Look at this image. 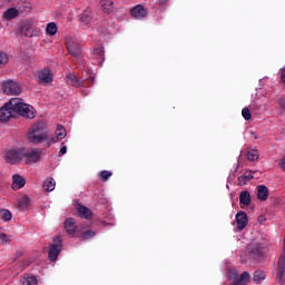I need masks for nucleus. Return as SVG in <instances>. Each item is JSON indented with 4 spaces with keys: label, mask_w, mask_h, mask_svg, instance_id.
Instances as JSON below:
<instances>
[{
    "label": "nucleus",
    "mask_w": 285,
    "mask_h": 285,
    "mask_svg": "<svg viewBox=\"0 0 285 285\" xmlns=\"http://www.w3.org/2000/svg\"><path fill=\"white\" fill-rule=\"evenodd\" d=\"M28 139L31 144H42L46 141L48 148L57 141V139L48 136V129L46 128V122H37L29 128Z\"/></svg>",
    "instance_id": "1"
},
{
    "label": "nucleus",
    "mask_w": 285,
    "mask_h": 285,
    "mask_svg": "<svg viewBox=\"0 0 285 285\" xmlns=\"http://www.w3.org/2000/svg\"><path fill=\"white\" fill-rule=\"evenodd\" d=\"M11 106L16 109V115H20L26 119H35V117H37V110H35V107L23 102V99L21 98H12Z\"/></svg>",
    "instance_id": "2"
},
{
    "label": "nucleus",
    "mask_w": 285,
    "mask_h": 285,
    "mask_svg": "<svg viewBox=\"0 0 285 285\" xmlns=\"http://www.w3.org/2000/svg\"><path fill=\"white\" fill-rule=\"evenodd\" d=\"M19 32L20 35H23V37H39V29H37V26H35V21L32 20H24L19 26Z\"/></svg>",
    "instance_id": "3"
},
{
    "label": "nucleus",
    "mask_w": 285,
    "mask_h": 285,
    "mask_svg": "<svg viewBox=\"0 0 285 285\" xmlns=\"http://www.w3.org/2000/svg\"><path fill=\"white\" fill-rule=\"evenodd\" d=\"M12 117H17V109H14V105H12V99H10L3 107L0 108V121L6 124V121H10Z\"/></svg>",
    "instance_id": "4"
},
{
    "label": "nucleus",
    "mask_w": 285,
    "mask_h": 285,
    "mask_svg": "<svg viewBox=\"0 0 285 285\" xmlns=\"http://www.w3.org/2000/svg\"><path fill=\"white\" fill-rule=\"evenodd\" d=\"M53 244H50L49 249V259L50 262H57L59 258V253H61V248H63V240H61L60 236L53 237Z\"/></svg>",
    "instance_id": "5"
},
{
    "label": "nucleus",
    "mask_w": 285,
    "mask_h": 285,
    "mask_svg": "<svg viewBox=\"0 0 285 285\" xmlns=\"http://www.w3.org/2000/svg\"><path fill=\"white\" fill-rule=\"evenodd\" d=\"M2 91L4 95L17 97L21 95V86L13 80H7L2 83Z\"/></svg>",
    "instance_id": "6"
},
{
    "label": "nucleus",
    "mask_w": 285,
    "mask_h": 285,
    "mask_svg": "<svg viewBox=\"0 0 285 285\" xmlns=\"http://www.w3.org/2000/svg\"><path fill=\"white\" fill-rule=\"evenodd\" d=\"M67 50L71 57H76V59H81V46L79 41L76 39L69 38L66 42Z\"/></svg>",
    "instance_id": "7"
},
{
    "label": "nucleus",
    "mask_w": 285,
    "mask_h": 285,
    "mask_svg": "<svg viewBox=\"0 0 285 285\" xmlns=\"http://www.w3.org/2000/svg\"><path fill=\"white\" fill-rule=\"evenodd\" d=\"M247 253H249L250 257L254 259H258V257H262L264 255V244L254 242L247 245Z\"/></svg>",
    "instance_id": "8"
},
{
    "label": "nucleus",
    "mask_w": 285,
    "mask_h": 285,
    "mask_svg": "<svg viewBox=\"0 0 285 285\" xmlns=\"http://www.w3.org/2000/svg\"><path fill=\"white\" fill-rule=\"evenodd\" d=\"M23 157L27 164H37L41 159V151L38 149H23Z\"/></svg>",
    "instance_id": "9"
},
{
    "label": "nucleus",
    "mask_w": 285,
    "mask_h": 285,
    "mask_svg": "<svg viewBox=\"0 0 285 285\" xmlns=\"http://www.w3.org/2000/svg\"><path fill=\"white\" fill-rule=\"evenodd\" d=\"M20 159H23V149H10L6 153L8 164H17Z\"/></svg>",
    "instance_id": "10"
},
{
    "label": "nucleus",
    "mask_w": 285,
    "mask_h": 285,
    "mask_svg": "<svg viewBox=\"0 0 285 285\" xmlns=\"http://www.w3.org/2000/svg\"><path fill=\"white\" fill-rule=\"evenodd\" d=\"M237 230H244L248 226V214L246 212H238L236 214Z\"/></svg>",
    "instance_id": "11"
},
{
    "label": "nucleus",
    "mask_w": 285,
    "mask_h": 285,
    "mask_svg": "<svg viewBox=\"0 0 285 285\" xmlns=\"http://www.w3.org/2000/svg\"><path fill=\"white\" fill-rule=\"evenodd\" d=\"M130 14L134 19H146V17H148V11L144 6L137 4L130 10Z\"/></svg>",
    "instance_id": "12"
},
{
    "label": "nucleus",
    "mask_w": 285,
    "mask_h": 285,
    "mask_svg": "<svg viewBox=\"0 0 285 285\" xmlns=\"http://www.w3.org/2000/svg\"><path fill=\"white\" fill-rule=\"evenodd\" d=\"M37 79L39 83H52V73H50V69L37 71Z\"/></svg>",
    "instance_id": "13"
},
{
    "label": "nucleus",
    "mask_w": 285,
    "mask_h": 285,
    "mask_svg": "<svg viewBox=\"0 0 285 285\" xmlns=\"http://www.w3.org/2000/svg\"><path fill=\"white\" fill-rule=\"evenodd\" d=\"M12 180V190H20V188H23V186H26V179L21 177L19 174L13 175Z\"/></svg>",
    "instance_id": "14"
},
{
    "label": "nucleus",
    "mask_w": 285,
    "mask_h": 285,
    "mask_svg": "<svg viewBox=\"0 0 285 285\" xmlns=\"http://www.w3.org/2000/svg\"><path fill=\"white\" fill-rule=\"evenodd\" d=\"M65 229L67 230L68 235H75L77 233V222L75 218H67L65 222Z\"/></svg>",
    "instance_id": "15"
},
{
    "label": "nucleus",
    "mask_w": 285,
    "mask_h": 285,
    "mask_svg": "<svg viewBox=\"0 0 285 285\" xmlns=\"http://www.w3.org/2000/svg\"><path fill=\"white\" fill-rule=\"evenodd\" d=\"M67 79L70 86H73V88H81L83 87V80L79 79L77 75L69 72L67 73Z\"/></svg>",
    "instance_id": "16"
},
{
    "label": "nucleus",
    "mask_w": 285,
    "mask_h": 285,
    "mask_svg": "<svg viewBox=\"0 0 285 285\" xmlns=\"http://www.w3.org/2000/svg\"><path fill=\"white\" fill-rule=\"evenodd\" d=\"M77 210L81 217V219H90L92 217V210L83 205H79Z\"/></svg>",
    "instance_id": "17"
},
{
    "label": "nucleus",
    "mask_w": 285,
    "mask_h": 285,
    "mask_svg": "<svg viewBox=\"0 0 285 285\" xmlns=\"http://www.w3.org/2000/svg\"><path fill=\"white\" fill-rule=\"evenodd\" d=\"M257 198L261 202H266V199H268V187H266V185H259L257 187Z\"/></svg>",
    "instance_id": "18"
},
{
    "label": "nucleus",
    "mask_w": 285,
    "mask_h": 285,
    "mask_svg": "<svg viewBox=\"0 0 285 285\" xmlns=\"http://www.w3.org/2000/svg\"><path fill=\"white\" fill-rule=\"evenodd\" d=\"M278 273L276 275V281L282 282V277H284V272H285V256H281L278 258Z\"/></svg>",
    "instance_id": "19"
},
{
    "label": "nucleus",
    "mask_w": 285,
    "mask_h": 285,
    "mask_svg": "<svg viewBox=\"0 0 285 285\" xmlns=\"http://www.w3.org/2000/svg\"><path fill=\"white\" fill-rule=\"evenodd\" d=\"M22 285H39V281L36 278V276H32L30 274H24L21 278Z\"/></svg>",
    "instance_id": "20"
},
{
    "label": "nucleus",
    "mask_w": 285,
    "mask_h": 285,
    "mask_svg": "<svg viewBox=\"0 0 285 285\" xmlns=\"http://www.w3.org/2000/svg\"><path fill=\"white\" fill-rule=\"evenodd\" d=\"M94 57L97 59L99 66H102L105 61V52H104V47H98L94 50Z\"/></svg>",
    "instance_id": "21"
},
{
    "label": "nucleus",
    "mask_w": 285,
    "mask_h": 285,
    "mask_svg": "<svg viewBox=\"0 0 285 285\" xmlns=\"http://www.w3.org/2000/svg\"><path fill=\"white\" fill-rule=\"evenodd\" d=\"M250 191L248 190H244L240 193L239 195V203L243 205V206H250Z\"/></svg>",
    "instance_id": "22"
},
{
    "label": "nucleus",
    "mask_w": 285,
    "mask_h": 285,
    "mask_svg": "<svg viewBox=\"0 0 285 285\" xmlns=\"http://www.w3.org/2000/svg\"><path fill=\"white\" fill-rule=\"evenodd\" d=\"M90 21H92V11H90L89 9H86L80 16V23L88 26Z\"/></svg>",
    "instance_id": "23"
},
{
    "label": "nucleus",
    "mask_w": 285,
    "mask_h": 285,
    "mask_svg": "<svg viewBox=\"0 0 285 285\" xmlns=\"http://www.w3.org/2000/svg\"><path fill=\"white\" fill-rule=\"evenodd\" d=\"M57 185V183H55L53 178H47L43 181L42 188L43 190H46L47 193H52V190H55V186Z\"/></svg>",
    "instance_id": "24"
},
{
    "label": "nucleus",
    "mask_w": 285,
    "mask_h": 285,
    "mask_svg": "<svg viewBox=\"0 0 285 285\" xmlns=\"http://www.w3.org/2000/svg\"><path fill=\"white\" fill-rule=\"evenodd\" d=\"M253 177L254 176L252 170L245 171L240 177H238V184H240V186H245V184L250 181Z\"/></svg>",
    "instance_id": "25"
},
{
    "label": "nucleus",
    "mask_w": 285,
    "mask_h": 285,
    "mask_svg": "<svg viewBox=\"0 0 285 285\" xmlns=\"http://www.w3.org/2000/svg\"><path fill=\"white\" fill-rule=\"evenodd\" d=\"M3 17L8 21H10V19H17V17H19V11L14 8H10L4 11Z\"/></svg>",
    "instance_id": "26"
},
{
    "label": "nucleus",
    "mask_w": 285,
    "mask_h": 285,
    "mask_svg": "<svg viewBox=\"0 0 285 285\" xmlns=\"http://www.w3.org/2000/svg\"><path fill=\"white\" fill-rule=\"evenodd\" d=\"M255 284H262L266 279V272L256 271L253 277Z\"/></svg>",
    "instance_id": "27"
},
{
    "label": "nucleus",
    "mask_w": 285,
    "mask_h": 285,
    "mask_svg": "<svg viewBox=\"0 0 285 285\" xmlns=\"http://www.w3.org/2000/svg\"><path fill=\"white\" fill-rule=\"evenodd\" d=\"M112 1L110 0H101L100 1V7L102 8L104 12L110 13L112 12Z\"/></svg>",
    "instance_id": "28"
},
{
    "label": "nucleus",
    "mask_w": 285,
    "mask_h": 285,
    "mask_svg": "<svg viewBox=\"0 0 285 285\" xmlns=\"http://www.w3.org/2000/svg\"><path fill=\"white\" fill-rule=\"evenodd\" d=\"M57 30H58L57 23L49 22L47 24L46 32H47V35H49V37H55V35H57Z\"/></svg>",
    "instance_id": "29"
},
{
    "label": "nucleus",
    "mask_w": 285,
    "mask_h": 285,
    "mask_svg": "<svg viewBox=\"0 0 285 285\" xmlns=\"http://www.w3.org/2000/svg\"><path fill=\"white\" fill-rule=\"evenodd\" d=\"M18 206L21 208V210H26L30 206V197L22 196L18 203Z\"/></svg>",
    "instance_id": "30"
},
{
    "label": "nucleus",
    "mask_w": 285,
    "mask_h": 285,
    "mask_svg": "<svg viewBox=\"0 0 285 285\" xmlns=\"http://www.w3.org/2000/svg\"><path fill=\"white\" fill-rule=\"evenodd\" d=\"M56 138L58 141H61V139H66V128L63 126H58L56 129Z\"/></svg>",
    "instance_id": "31"
},
{
    "label": "nucleus",
    "mask_w": 285,
    "mask_h": 285,
    "mask_svg": "<svg viewBox=\"0 0 285 285\" xmlns=\"http://www.w3.org/2000/svg\"><path fill=\"white\" fill-rule=\"evenodd\" d=\"M247 159L248 161H257L259 159V151L257 149H250L247 153Z\"/></svg>",
    "instance_id": "32"
},
{
    "label": "nucleus",
    "mask_w": 285,
    "mask_h": 285,
    "mask_svg": "<svg viewBox=\"0 0 285 285\" xmlns=\"http://www.w3.org/2000/svg\"><path fill=\"white\" fill-rule=\"evenodd\" d=\"M96 233L94 230H85L80 234L81 242H86V239H91V237H95Z\"/></svg>",
    "instance_id": "33"
},
{
    "label": "nucleus",
    "mask_w": 285,
    "mask_h": 285,
    "mask_svg": "<svg viewBox=\"0 0 285 285\" xmlns=\"http://www.w3.org/2000/svg\"><path fill=\"white\" fill-rule=\"evenodd\" d=\"M0 218L3 222H10V219H12V214L8 209H2L0 210Z\"/></svg>",
    "instance_id": "34"
},
{
    "label": "nucleus",
    "mask_w": 285,
    "mask_h": 285,
    "mask_svg": "<svg viewBox=\"0 0 285 285\" xmlns=\"http://www.w3.org/2000/svg\"><path fill=\"white\" fill-rule=\"evenodd\" d=\"M9 57L8 53L0 51V68H6L8 65Z\"/></svg>",
    "instance_id": "35"
},
{
    "label": "nucleus",
    "mask_w": 285,
    "mask_h": 285,
    "mask_svg": "<svg viewBox=\"0 0 285 285\" xmlns=\"http://www.w3.org/2000/svg\"><path fill=\"white\" fill-rule=\"evenodd\" d=\"M242 115H243V118L245 119V121H250V119L253 117V114H250V109H248V107L243 108Z\"/></svg>",
    "instance_id": "36"
},
{
    "label": "nucleus",
    "mask_w": 285,
    "mask_h": 285,
    "mask_svg": "<svg viewBox=\"0 0 285 285\" xmlns=\"http://www.w3.org/2000/svg\"><path fill=\"white\" fill-rule=\"evenodd\" d=\"M229 279L232 281V285H234L235 282H239V274H237V271H229Z\"/></svg>",
    "instance_id": "37"
},
{
    "label": "nucleus",
    "mask_w": 285,
    "mask_h": 285,
    "mask_svg": "<svg viewBox=\"0 0 285 285\" xmlns=\"http://www.w3.org/2000/svg\"><path fill=\"white\" fill-rule=\"evenodd\" d=\"M110 177H112V171H108V170L100 171V180L101 181H108V179H110Z\"/></svg>",
    "instance_id": "38"
},
{
    "label": "nucleus",
    "mask_w": 285,
    "mask_h": 285,
    "mask_svg": "<svg viewBox=\"0 0 285 285\" xmlns=\"http://www.w3.org/2000/svg\"><path fill=\"white\" fill-rule=\"evenodd\" d=\"M9 239H8V235L0 233V243L1 244H8Z\"/></svg>",
    "instance_id": "39"
},
{
    "label": "nucleus",
    "mask_w": 285,
    "mask_h": 285,
    "mask_svg": "<svg viewBox=\"0 0 285 285\" xmlns=\"http://www.w3.org/2000/svg\"><path fill=\"white\" fill-rule=\"evenodd\" d=\"M30 10H32V4L31 3H26L23 6L22 12H26V14H28V12H30Z\"/></svg>",
    "instance_id": "40"
},
{
    "label": "nucleus",
    "mask_w": 285,
    "mask_h": 285,
    "mask_svg": "<svg viewBox=\"0 0 285 285\" xmlns=\"http://www.w3.org/2000/svg\"><path fill=\"white\" fill-rule=\"evenodd\" d=\"M278 166L281 167V170H284V173H285V156H283V158L281 159Z\"/></svg>",
    "instance_id": "41"
},
{
    "label": "nucleus",
    "mask_w": 285,
    "mask_h": 285,
    "mask_svg": "<svg viewBox=\"0 0 285 285\" xmlns=\"http://www.w3.org/2000/svg\"><path fill=\"white\" fill-rule=\"evenodd\" d=\"M281 80H282V82H283L284 86H285V67H283V68L281 69Z\"/></svg>",
    "instance_id": "42"
},
{
    "label": "nucleus",
    "mask_w": 285,
    "mask_h": 285,
    "mask_svg": "<svg viewBox=\"0 0 285 285\" xmlns=\"http://www.w3.org/2000/svg\"><path fill=\"white\" fill-rule=\"evenodd\" d=\"M83 81H86V83H88V85H91L92 86V83H95V77H89V78H87V79H85V80H82V82Z\"/></svg>",
    "instance_id": "43"
},
{
    "label": "nucleus",
    "mask_w": 285,
    "mask_h": 285,
    "mask_svg": "<svg viewBox=\"0 0 285 285\" xmlns=\"http://www.w3.org/2000/svg\"><path fill=\"white\" fill-rule=\"evenodd\" d=\"M278 105H279V107H281L283 110H285V99H284V98L278 99Z\"/></svg>",
    "instance_id": "44"
},
{
    "label": "nucleus",
    "mask_w": 285,
    "mask_h": 285,
    "mask_svg": "<svg viewBox=\"0 0 285 285\" xmlns=\"http://www.w3.org/2000/svg\"><path fill=\"white\" fill-rule=\"evenodd\" d=\"M10 0H0V8H4V6H8Z\"/></svg>",
    "instance_id": "45"
},
{
    "label": "nucleus",
    "mask_w": 285,
    "mask_h": 285,
    "mask_svg": "<svg viewBox=\"0 0 285 285\" xmlns=\"http://www.w3.org/2000/svg\"><path fill=\"white\" fill-rule=\"evenodd\" d=\"M66 153H68V147L63 146V147L60 149V155H66Z\"/></svg>",
    "instance_id": "46"
},
{
    "label": "nucleus",
    "mask_w": 285,
    "mask_h": 285,
    "mask_svg": "<svg viewBox=\"0 0 285 285\" xmlns=\"http://www.w3.org/2000/svg\"><path fill=\"white\" fill-rule=\"evenodd\" d=\"M258 222L261 224H264V222H266V217L265 216H258Z\"/></svg>",
    "instance_id": "47"
},
{
    "label": "nucleus",
    "mask_w": 285,
    "mask_h": 285,
    "mask_svg": "<svg viewBox=\"0 0 285 285\" xmlns=\"http://www.w3.org/2000/svg\"><path fill=\"white\" fill-rule=\"evenodd\" d=\"M168 0H159V4L164 6V3H167Z\"/></svg>",
    "instance_id": "48"
},
{
    "label": "nucleus",
    "mask_w": 285,
    "mask_h": 285,
    "mask_svg": "<svg viewBox=\"0 0 285 285\" xmlns=\"http://www.w3.org/2000/svg\"><path fill=\"white\" fill-rule=\"evenodd\" d=\"M252 135H255V132H254V131H252Z\"/></svg>",
    "instance_id": "49"
}]
</instances>
